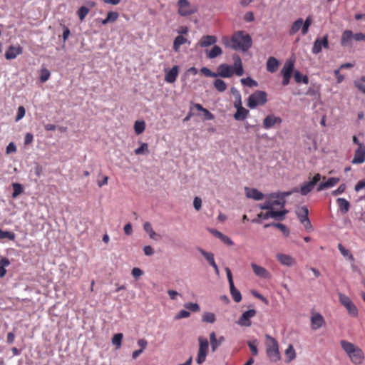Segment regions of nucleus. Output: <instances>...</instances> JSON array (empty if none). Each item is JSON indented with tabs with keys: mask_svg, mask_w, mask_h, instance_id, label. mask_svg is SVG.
I'll use <instances>...</instances> for the list:
<instances>
[{
	"mask_svg": "<svg viewBox=\"0 0 365 365\" xmlns=\"http://www.w3.org/2000/svg\"><path fill=\"white\" fill-rule=\"evenodd\" d=\"M340 345L348 359L354 365H361L365 360V354L361 348L346 340H341Z\"/></svg>",
	"mask_w": 365,
	"mask_h": 365,
	"instance_id": "f257e3e1",
	"label": "nucleus"
},
{
	"mask_svg": "<svg viewBox=\"0 0 365 365\" xmlns=\"http://www.w3.org/2000/svg\"><path fill=\"white\" fill-rule=\"evenodd\" d=\"M232 58L234 61L233 66L222 63L217 67V76L230 78L234 73L238 76L243 75L244 69L240 57L238 55H234Z\"/></svg>",
	"mask_w": 365,
	"mask_h": 365,
	"instance_id": "f03ea898",
	"label": "nucleus"
},
{
	"mask_svg": "<svg viewBox=\"0 0 365 365\" xmlns=\"http://www.w3.org/2000/svg\"><path fill=\"white\" fill-rule=\"evenodd\" d=\"M251 38L248 34L238 32L232 37L230 43L227 45L235 50L241 49L245 51L251 46Z\"/></svg>",
	"mask_w": 365,
	"mask_h": 365,
	"instance_id": "7ed1b4c3",
	"label": "nucleus"
},
{
	"mask_svg": "<svg viewBox=\"0 0 365 365\" xmlns=\"http://www.w3.org/2000/svg\"><path fill=\"white\" fill-rule=\"evenodd\" d=\"M178 12L181 16H188L195 14L198 9L197 6L192 4L187 0H178L177 3Z\"/></svg>",
	"mask_w": 365,
	"mask_h": 365,
	"instance_id": "20e7f679",
	"label": "nucleus"
},
{
	"mask_svg": "<svg viewBox=\"0 0 365 365\" xmlns=\"http://www.w3.org/2000/svg\"><path fill=\"white\" fill-rule=\"evenodd\" d=\"M267 101V95L263 91H257L250 95L247 99V106L251 108H255L259 106H262Z\"/></svg>",
	"mask_w": 365,
	"mask_h": 365,
	"instance_id": "39448f33",
	"label": "nucleus"
},
{
	"mask_svg": "<svg viewBox=\"0 0 365 365\" xmlns=\"http://www.w3.org/2000/svg\"><path fill=\"white\" fill-rule=\"evenodd\" d=\"M295 213L299 220V222L304 225L305 230L307 232H311L313 230L311 222L309 219V210L307 206L303 205L298 207Z\"/></svg>",
	"mask_w": 365,
	"mask_h": 365,
	"instance_id": "423d86ee",
	"label": "nucleus"
},
{
	"mask_svg": "<svg viewBox=\"0 0 365 365\" xmlns=\"http://www.w3.org/2000/svg\"><path fill=\"white\" fill-rule=\"evenodd\" d=\"M199 341V349L197 352V356L196 358V362L198 364H202L205 362L206 356L209 350V343L206 338L200 336L198 338Z\"/></svg>",
	"mask_w": 365,
	"mask_h": 365,
	"instance_id": "0eeeda50",
	"label": "nucleus"
},
{
	"mask_svg": "<svg viewBox=\"0 0 365 365\" xmlns=\"http://www.w3.org/2000/svg\"><path fill=\"white\" fill-rule=\"evenodd\" d=\"M322 175L319 173L314 175V176L309 181L304 182L298 192L303 196L308 195L314 187V186L320 181Z\"/></svg>",
	"mask_w": 365,
	"mask_h": 365,
	"instance_id": "6e6552de",
	"label": "nucleus"
},
{
	"mask_svg": "<svg viewBox=\"0 0 365 365\" xmlns=\"http://www.w3.org/2000/svg\"><path fill=\"white\" fill-rule=\"evenodd\" d=\"M339 300L340 303L346 309L348 313L351 317H356L358 315V309L352 302L351 299L341 293L339 294Z\"/></svg>",
	"mask_w": 365,
	"mask_h": 365,
	"instance_id": "1a4fd4ad",
	"label": "nucleus"
},
{
	"mask_svg": "<svg viewBox=\"0 0 365 365\" xmlns=\"http://www.w3.org/2000/svg\"><path fill=\"white\" fill-rule=\"evenodd\" d=\"M293 69H294V61H291V60L287 61L284 63V65L281 71V73L283 76L282 84L284 86H287L289 83V79L291 78Z\"/></svg>",
	"mask_w": 365,
	"mask_h": 365,
	"instance_id": "9d476101",
	"label": "nucleus"
},
{
	"mask_svg": "<svg viewBox=\"0 0 365 365\" xmlns=\"http://www.w3.org/2000/svg\"><path fill=\"white\" fill-rule=\"evenodd\" d=\"M329 47L328 36L326 35L323 38H317L312 47V53L314 54L319 53L322 48H327Z\"/></svg>",
	"mask_w": 365,
	"mask_h": 365,
	"instance_id": "9b49d317",
	"label": "nucleus"
},
{
	"mask_svg": "<svg viewBox=\"0 0 365 365\" xmlns=\"http://www.w3.org/2000/svg\"><path fill=\"white\" fill-rule=\"evenodd\" d=\"M256 312L255 309H250L245 312L237 321V324L242 327L251 326V318L255 317Z\"/></svg>",
	"mask_w": 365,
	"mask_h": 365,
	"instance_id": "f8f14e48",
	"label": "nucleus"
},
{
	"mask_svg": "<svg viewBox=\"0 0 365 365\" xmlns=\"http://www.w3.org/2000/svg\"><path fill=\"white\" fill-rule=\"evenodd\" d=\"M179 73V67L178 66H174L172 68H165V81L167 83H173L176 81V78L178 76Z\"/></svg>",
	"mask_w": 365,
	"mask_h": 365,
	"instance_id": "ddd939ff",
	"label": "nucleus"
},
{
	"mask_svg": "<svg viewBox=\"0 0 365 365\" xmlns=\"http://www.w3.org/2000/svg\"><path fill=\"white\" fill-rule=\"evenodd\" d=\"M245 194L247 198L252 199L254 200H261L264 199V195L259 192L257 189L253 187H245Z\"/></svg>",
	"mask_w": 365,
	"mask_h": 365,
	"instance_id": "4468645a",
	"label": "nucleus"
},
{
	"mask_svg": "<svg viewBox=\"0 0 365 365\" xmlns=\"http://www.w3.org/2000/svg\"><path fill=\"white\" fill-rule=\"evenodd\" d=\"M298 188L294 187L292 190L283 192H275V205L283 207L285 204V197L289 196L293 192H297Z\"/></svg>",
	"mask_w": 365,
	"mask_h": 365,
	"instance_id": "2eb2a0df",
	"label": "nucleus"
},
{
	"mask_svg": "<svg viewBox=\"0 0 365 365\" xmlns=\"http://www.w3.org/2000/svg\"><path fill=\"white\" fill-rule=\"evenodd\" d=\"M365 161V145H360V147L355 150L354 158L351 160L353 164H361Z\"/></svg>",
	"mask_w": 365,
	"mask_h": 365,
	"instance_id": "dca6fc26",
	"label": "nucleus"
},
{
	"mask_svg": "<svg viewBox=\"0 0 365 365\" xmlns=\"http://www.w3.org/2000/svg\"><path fill=\"white\" fill-rule=\"evenodd\" d=\"M324 324V319L319 313H313L311 317V327L313 330H317Z\"/></svg>",
	"mask_w": 365,
	"mask_h": 365,
	"instance_id": "f3484780",
	"label": "nucleus"
},
{
	"mask_svg": "<svg viewBox=\"0 0 365 365\" xmlns=\"http://www.w3.org/2000/svg\"><path fill=\"white\" fill-rule=\"evenodd\" d=\"M23 51L22 47L19 45L10 46L5 53V58L7 60L14 59Z\"/></svg>",
	"mask_w": 365,
	"mask_h": 365,
	"instance_id": "a211bd4d",
	"label": "nucleus"
},
{
	"mask_svg": "<svg viewBox=\"0 0 365 365\" xmlns=\"http://www.w3.org/2000/svg\"><path fill=\"white\" fill-rule=\"evenodd\" d=\"M354 34L350 30H345L341 35V44L344 47H351L354 40Z\"/></svg>",
	"mask_w": 365,
	"mask_h": 365,
	"instance_id": "6ab92c4d",
	"label": "nucleus"
},
{
	"mask_svg": "<svg viewBox=\"0 0 365 365\" xmlns=\"http://www.w3.org/2000/svg\"><path fill=\"white\" fill-rule=\"evenodd\" d=\"M217 41V37L215 36H203L197 43V45L200 47H207L211 45H214Z\"/></svg>",
	"mask_w": 365,
	"mask_h": 365,
	"instance_id": "aec40b11",
	"label": "nucleus"
},
{
	"mask_svg": "<svg viewBox=\"0 0 365 365\" xmlns=\"http://www.w3.org/2000/svg\"><path fill=\"white\" fill-rule=\"evenodd\" d=\"M339 182L338 178H329L326 182H321L317 187V191L320 192L325 189L330 188L336 185Z\"/></svg>",
	"mask_w": 365,
	"mask_h": 365,
	"instance_id": "412c9836",
	"label": "nucleus"
},
{
	"mask_svg": "<svg viewBox=\"0 0 365 365\" xmlns=\"http://www.w3.org/2000/svg\"><path fill=\"white\" fill-rule=\"evenodd\" d=\"M277 258L284 266L291 267L295 264V259L288 255L278 254L277 255Z\"/></svg>",
	"mask_w": 365,
	"mask_h": 365,
	"instance_id": "4be33fe9",
	"label": "nucleus"
},
{
	"mask_svg": "<svg viewBox=\"0 0 365 365\" xmlns=\"http://www.w3.org/2000/svg\"><path fill=\"white\" fill-rule=\"evenodd\" d=\"M252 268L253 269L254 273L260 278H267L270 277V274L268 272L262 267L259 266L255 263L251 264Z\"/></svg>",
	"mask_w": 365,
	"mask_h": 365,
	"instance_id": "5701e85b",
	"label": "nucleus"
},
{
	"mask_svg": "<svg viewBox=\"0 0 365 365\" xmlns=\"http://www.w3.org/2000/svg\"><path fill=\"white\" fill-rule=\"evenodd\" d=\"M265 346L267 348V354L269 358L274 356V338L268 334L265 336Z\"/></svg>",
	"mask_w": 365,
	"mask_h": 365,
	"instance_id": "b1692460",
	"label": "nucleus"
},
{
	"mask_svg": "<svg viewBox=\"0 0 365 365\" xmlns=\"http://www.w3.org/2000/svg\"><path fill=\"white\" fill-rule=\"evenodd\" d=\"M143 228L144 230L148 234L150 239L154 240H159L161 238L160 235L153 230L152 225L150 222H146L145 223H144Z\"/></svg>",
	"mask_w": 365,
	"mask_h": 365,
	"instance_id": "393cba45",
	"label": "nucleus"
},
{
	"mask_svg": "<svg viewBox=\"0 0 365 365\" xmlns=\"http://www.w3.org/2000/svg\"><path fill=\"white\" fill-rule=\"evenodd\" d=\"M274 218V210H266L258 214L257 218L252 220L255 223H261L262 220Z\"/></svg>",
	"mask_w": 365,
	"mask_h": 365,
	"instance_id": "a878e982",
	"label": "nucleus"
},
{
	"mask_svg": "<svg viewBox=\"0 0 365 365\" xmlns=\"http://www.w3.org/2000/svg\"><path fill=\"white\" fill-rule=\"evenodd\" d=\"M336 203L339 210L342 213H346L350 208L349 202L345 198L339 197L336 199Z\"/></svg>",
	"mask_w": 365,
	"mask_h": 365,
	"instance_id": "bb28decb",
	"label": "nucleus"
},
{
	"mask_svg": "<svg viewBox=\"0 0 365 365\" xmlns=\"http://www.w3.org/2000/svg\"><path fill=\"white\" fill-rule=\"evenodd\" d=\"M237 111L234 114V118L236 120H243L246 119L249 115V110L244 107L236 108Z\"/></svg>",
	"mask_w": 365,
	"mask_h": 365,
	"instance_id": "cd10ccee",
	"label": "nucleus"
},
{
	"mask_svg": "<svg viewBox=\"0 0 365 365\" xmlns=\"http://www.w3.org/2000/svg\"><path fill=\"white\" fill-rule=\"evenodd\" d=\"M205 52L207 57L212 59L220 56L222 53V50L220 46L215 45L211 50H206Z\"/></svg>",
	"mask_w": 365,
	"mask_h": 365,
	"instance_id": "c85d7f7f",
	"label": "nucleus"
},
{
	"mask_svg": "<svg viewBox=\"0 0 365 365\" xmlns=\"http://www.w3.org/2000/svg\"><path fill=\"white\" fill-rule=\"evenodd\" d=\"M303 19L302 18H299L297 19L292 25V27L290 29L289 33L290 34L293 35L298 32L300 29L302 31H303Z\"/></svg>",
	"mask_w": 365,
	"mask_h": 365,
	"instance_id": "c756f323",
	"label": "nucleus"
},
{
	"mask_svg": "<svg viewBox=\"0 0 365 365\" xmlns=\"http://www.w3.org/2000/svg\"><path fill=\"white\" fill-rule=\"evenodd\" d=\"M190 43V42L188 41V40L186 38L183 37L181 35L178 36L175 38L174 42H173V49H174V51L175 52H178L180 46L181 45L184 44V43Z\"/></svg>",
	"mask_w": 365,
	"mask_h": 365,
	"instance_id": "7c9ffc66",
	"label": "nucleus"
},
{
	"mask_svg": "<svg viewBox=\"0 0 365 365\" xmlns=\"http://www.w3.org/2000/svg\"><path fill=\"white\" fill-rule=\"evenodd\" d=\"M118 13L115 11H110L107 14V17L102 20L101 24L106 25L110 22H115L118 18Z\"/></svg>",
	"mask_w": 365,
	"mask_h": 365,
	"instance_id": "2f4dec72",
	"label": "nucleus"
},
{
	"mask_svg": "<svg viewBox=\"0 0 365 365\" xmlns=\"http://www.w3.org/2000/svg\"><path fill=\"white\" fill-rule=\"evenodd\" d=\"M287 361L290 362L296 358V351L292 345L289 344L285 350Z\"/></svg>",
	"mask_w": 365,
	"mask_h": 365,
	"instance_id": "473e14b6",
	"label": "nucleus"
},
{
	"mask_svg": "<svg viewBox=\"0 0 365 365\" xmlns=\"http://www.w3.org/2000/svg\"><path fill=\"white\" fill-rule=\"evenodd\" d=\"M202 321L203 322L212 324L216 321L215 314L212 312H204L202 316Z\"/></svg>",
	"mask_w": 365,
	"mask_h": 365,
	"instance_id": "72a5a7b5",
	"label": "nucleus"
},
{
	"mask_svg": "<svg viewBox=\"0 0 365 365\" xmlns=\"http://www.w3.org/2000/svg\"><path fill=\"white\" fill-rule=\"evenodd\" d=\"M354 86L365 94V76L354 81Z\"/></svg>",
	"mask_w": 365,
	"mask_h": 365,
	"instance_id": "f704fd0d",
	"label": "nucleus"
},
{
	"mask_svg": "<svg viewBox=\"0 0 365 365\" xmlns=\"http://www.w3.org/2000/svg\"><path fill=\"white\" fill-rule=\"evenodd\" d=\"M230 294L234 301L236 302H240L242 300V295L240 292L235 288V285L230 286Z\"/></svg>",
	"mask_w": 365,
	"mask_h": 365,
	"instance_id": "c9c22d12",
	"label": "nucleus"
},
{
	"mask_svg": "<svg viewBox=\"0 0 365 365\" xmlns=\"http://www.w3.org/2000/svg\"><path fill=\"white\" fill-rule=\"evenodd\" d=\"M272 195H270L269 199L264 203L259 205V208L266 210H274V201L272 200Z\"/></svg>",
	"mask_w": 365,
	"mask_h": 365,
	"instance_id": "e433bc0d",
	"label": "nucleus"
},
{
	"mask_svg": "<svg viewBox=\"0 0 365 365\" xmlns=\"http://www.w3.org/2000/svg\"><path fill=\"white\" fill-rule=\"evenodd\" d=\"M123 335L121 333L115 334L112 338V344L118 349L121 346Z\"/></svg>",
	"mask_w": 365,
	"mask_h": 365,
	"instance_id": "4c0bfd02",
	"label": "nucleus"
},
{
	"mask_svg": "<svg viewBox=\"0 0 365 365\" xmlns=\"http://www.w3.org/2000/svg\"><path fill=\"white\" fill-rule=\"evenodd\" d=\"M200 253L207 259L209 264L211 265L215 262L214 255L211 252H207L202 248H198Z\"/></svg>",
	"mask_w": 365,
	"mask_h": 365,
	"instance_id": "58836bf2",
	"label": "nucleus"
},
{
	"mask_svg": "<svg viewBox=\"0 0 365 365\" xmlns=\"http://www.w3.org/2000/svg\"><path fill=\"white\" fill-rule=\"evenodd\" d=\"M338 249L340 251L341 254L344 257H346L350 261H354V257L351 254V252L346 249L341 244L338 245Z\"/></svg>",
	"mask_w": 365,
	"mask_h": 365,
	"instance_id": "ea45409f",
	"label": "nucleus"
},
{
	"mask_svg": "<svg viewBox=\"0 0 365 365\" xmlns=\"http://www.w3.org/2000/svg\"><path fill=\"white\" fill-rule=\"evenodd\" d=\"M145 128V122L143 120H137L134 125V130L136 134H141Z\"/></svg>",
	"mask_w": 365,
	"mask_h": 365,
	"instance_id": "a19ab883",
	"label": "nucleus"
},
{
	"mask_svg": "<svg viewBox=\"0 0 365 365\" xmlns=\"http://www.w3.org/2000/svg\"><path fill=\"white\" fill-rule=\"evenodd\" d=\"M214 86L219 92H223L227 88L226 83L221 79L215 80L214 82Z\"/></svg>",
	"mask_w": 365,
	"mask_h": 365,
	"instance_id": "79ce46f5",
	"label": "nucleus"
},
{
	"mask_svg": "<svg viewBox=\"0 0 365 365\" xmlns=\"http://www.w3.org/2000/svg\"><path fill=\"white\" fill-rule=\"evenodd\" d=\"M240 82L242 83V85L247 86L250 88L257 87L258 86L257 82L256 81L253 80L252 78H251L250 77L242 78L240 80Z\"/></svg>",
	"mask_w": 365,
	"mask_h": 365,
	"instance_id": "37998d69",
	"label": "nucleus"
},
{
	"mask_svg": "<svg viewBox=\"0 0 365 365\" xmlns=\"http://www.w3.org/2000/svg\"><path fill=\"white\" fill-rule=\"evenodd\" d=\"M9 264V261L6 258H3L0 260V277H4L6 273L5 267Z\"/></svg>",
	"mask_w": 365,
	"mask_h": 365,
	"instance_id": "c03bdc74",
	"label": "nucleus"
},
{
	"mask_svg": "<svg viewBox=\"0 0 365 365\" xmlns=\"http://www.w3.org/2000/svg\"><path fill=\"white\" fill-rule=\"evenodd\" d=\"M89 9L86 6H81L78 10V16L81 21H83L85 19V17L88 15L89 13Z\"/></svg>",
	"mask_w": 365,
	"mask_h": 365,
	"instance_id": "a18cd8bd",
	"label": "nucleus"
},
{
	"mask_svg": "<svg viewBox=\"0 0 365 365\" xmlns=\"http://www.w3.org/2000/svg\"><path fill=\"white\" fill-rule=\"evenodd\" d=\"M135 155L148 154V145L145 143H141L140 147L135 149L134 151Z\"/></svg>",
	"mask_w": 365,
	"mask_h": 365,
	"instance_id": "49530a36",
	"label": "nucleus"
},
{
	"mask_svg": "<svg viewBox=\"0 0 365 365\" xmlns=\"http://www.w3.org/2000/svg\"><path fill=\"white\" fill-rule=\"evenodd\" d=\"M12 187L14 189L12 197L16 198L23 192L22 186L19 183H13Z\"/></svg>",
	"mask_w": 365,
	"mask_h": 365,
	"instance_id": "de8ad7c7",
	"label": "nucleus"
},
{
	"mask_svg": "<svg viewBox=\"0 0 365 365\" xmlns=\"http://www.w3.org/2000/svg\"><path fill=\"white\" fill-rule=\"evenodd\" d=\"M312 23V20L311 16H309L308 17H307L305 21H303L304 26H303L302 35H305L307 34V32L309 31V28L311 26Z\"/></svg>",
	"mask_w": 365,
	"mask_h": 365,
	"instance_id": "09e8293b",
	"label": "nucleus"
},
{
	"mask_svg": "<svg viewBox=\"0 0 365 365\" xmlns=\"http://www.w3.org/2000/svg\"><path fill=\"white\" fill-rule=\"evenodd\" d=\"M184 307L186 309H187L192 312H197L200 309V306L197 303H192V302L186 303L184 304Z\"/></svg>",
	"mask_w": 365,
	"mask_h": 365,
	"instance_id": "8fccbe9b",
	"label": "nucleus"
},
{
	"mask_svg": "<svg viewBox=\"0 0 365 365\" xmlns=\"http://www.w3.org/2000/svg\"><path fill=\"white\" fill-rule=\"evenodd\" d=\"M8 238L11 240L15 238L14 233L8 231H3L0 229V239Z\"/></svg>",
	"mask_w": 365,
	"mask_h": 365,
	"instance_id": "3c124183",
	"label": "nucleus"
},
{
	"mask_svg": "<svg viewBox=\"0 0 365 365\" xmlns=\"http://www.w3.org/2000/svg\"><path fill=\"white\" fill-rule=\"evenodd\" d=\"M50 76H51V73L48 69H46V68L41 69V77H40L41 81L46 82V81L48 80Z\"/></svg>",
	"mask_w": 365,
	"mask_h": 365,
	"instance_id": "603ef678",
	"label": "nucleus"
},
{
	"mask_svg": "<svg viewBox=\"0 0 365 365\" xmlns=\"http://www.w3.org/2000/svg\"><path fill=\"white\" fill-rule=\"evenodd\" d=\"M275 228H278L284 236H288L289 234V230L283 224L275 223Z\"/></svg>",
	"mask_w": 365,
	"mask_h": 365,
	"instance_id": "864d4df0",
	"label": "nucleus"
},
{
	"mask_svg": "<svg viewBox=\"0 0 365 365\" xmlns=\"http://www.w3.org/2000/svg\"><path fill=\"white\" fill-rule=\"evenodd\" d=\"M25 114H26V110L24 108V106H19L18 108V110H17V114H16V121H19L21 119H22L24 116H25Z\"/></svg>",
	"mask_w": 365,
	"mask_h": 365,
	"instance_id": "5fc2aeb1",
	"label": "nucleus"
},
{
	"mask_svg": "<svg viewBox=\"0 0 365 365\" xmlns=\"http://www.w3.org/2000/svg\"><path fill=\"white\" fill-rule=\"evenodd\" d=\"M225 341V337L221 336H220L218 339H217V340L215 341V343H212V345H211V348H212V351L213 352H215L217 349L218 348V346H220L221 345V344Z\"/></svg>",
	"mask_w": 365,
	"mask_h": 365,
	"instance_id": "6e6d98bb",
	"label": "nucleus"
},
{
	"mask_svg": "<svg viewBox=\"0 0 365 365\" xmlns=\"http://www.w3.org/2000/svg\"><path fill=\"white\" fill-rule=\"evenodd\" d=\"M190 315V313L188 311L186 310H181L178 312V314L175 315V319L176 320H179L180 319L183 318H187Z\"/></svg>",
	"mask_w": 365,
	"mask_h": 365,
	"instance_id": "4d7b16f0",
	"label": "nucleus"
},
{
	"mask_svg": "<svg viewBox=\"0 0 365 365\" xmlns=\"http://www.w3.org/2000/svg\"><path fill=\"white\" fill-rule=\"evenodd\" d=\"M346 187L345 184H341L339 186V187L336 190L332 191L331 195L334 196L341 195L345 191Z\"/></svg>",
	"mask_w": 365,
	"mask_h": 365,
	"instance_id": "13d9d810",
	"label": "nucleus"
},
{
	"mask_svg": "<svg viewBox=\"0 0 365 365\" xmlns=\"http://www.w3.org/2000/svg\"><path fill=\"white\" fill-rule=\"evenodd\" d=\"M287 213H288V210H287L281 211L275 210V220H282Z\"/></svg>",
	"mask_w": 365,
	"mask_h": 365,
	"instance_id": "bf43d9fd",
	"label": "nucleus"
},
{
	"mask_svg": "<svg viewBox=\"0 0 365 365\" xmlns=\"http://www.w3.org/2000/svg\"><path fill=\"white\" fill-rule=\"evenodd\" d=\"M265 128H269L274 125V119L272 116H267L263 122Z\"/></svg>",
	"mask_w": 365,
	"mask_h": 365,
	"instance_id": "052dcab7",
	"label": "nucleus"
},
{
	"mask_svg": "<svg viewBox=\"0 0 365 365\" xmlns=\"http://www.w3.org/2000/svg\"><path fill=\"white\" fill-rule=\"evenodd\" d=\"M200 71L205 76H208V77H217V76L216 73L212 72L209 68H207L206 67L202 68Z\"/></svg>",
	"mask_w": 365,
	"mask_h": 365,
	"instance_id": "680f3d73",
	"label": "nucleus"
},
{
	"mask_svg": "<svg viewBox=\"0 0 365 365\" xmlns=\"http://www.w3.org/2000/svg\"><path fill=\"white\" fill-rule=\"evenodd\" d=\"M193 206L196 210H200L202 207V200L199 197H195L193 200Z\"/></svg>",
	"mask_w": 365,
	"mask_h": 365,
	"instance_id": "e2e57ef3",
	"label": "nucleus"
},
{
	"mask_svg": "<svg viewBox=\"0 0 365 365\" xmlns=\"http://www.w3.org/2000/svg\"><path fill=\"white\" fill-rule=\"evenodd\" d=\"M256 341L252 342L248 341L247 344L250 349V351H252L253 355H257L258 354V350L257 348V344H255Z\"/></svg>",
	"mask_w": 365,
	"mask_h": 365,
	"instance_id": "0e129e2a",
	"label": "nucleus"
},
{
	"mask_svg": "<svg viewBox=\"0 0 365 365\" xmlns=\"http://www.w3.org/2000/svg\"><path fill=\"white\" fill-rule=\"evenodd\" d=\"M267 70L273 73L274 72V56H270L267 63Z\"/></svg>",
	"mask_w": 365,
	"mask_h": 365,
	"instance_id": "69168bd1",
	"label": "nucleus"
},
{
	"mask_svg": "<svg viewBox=\"0 0 365 365\" xmlns=\"http://www.w3.org/2000/svg\"><path fill=\"white\" fill-rule=\"evenodd\" d=\"M365 187V179L359 180L355 185L354 190L356 192H359Z\"/></svg>",
	"mask_w": 365,
	"mask_h": 365,
	"instance_id": "338daca9",
	"label": "nucleus"
},
{
	"mask_svg": "<svg viewBox=\"0 0 365 365\" xmlns=\"http://www.w3.org/2000/svg\"><path fill=\"white\" fill-rule=\"evenodd\" d=\"M354 40L356 41H365V34L363 33L354 34Z\"/></svg>",
	"mask_w": 365,
	"mask_h": 365,
	"instance_id": "774afa93",
	"label": "nucleus"
}]
</instances>
